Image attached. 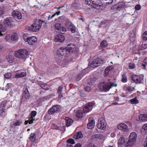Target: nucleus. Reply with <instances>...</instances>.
I'll use <instances>...</instances> for the list:
<instances>
[{
    "label": "nucleus",
    "mask_w": 147,
    "mask_h": 147,
    "mask_svg": "<svg viewBox=\"0 0 147 147\" xmlns=\"http://www.w3.org/2000/svg\"><path fill=\"white\" fill-rule=\"evenodd\" d=\"M117 86L116 84L111 82L110 80L109 79L100 82L99 86L101 91H109L112 87L116 86Z\"/></svg>",
    "instance_id": "obj_1"
},
{
    "label": "nucleus",
    "mask_w": 147,
    "mask_h": 147,
    "mask_svg": "<svg viewBox=\"0 0 147 147\" xmlns=\"http://www.w3.org/2000/svg\"><path fill=\"white\" fill-rule=\"evenodd\" d=\"M45 21L40 20H36L35 22L29 27V30L34 32L38 31L41 28L42 23H44Z\"/></svg>",
    "instance_id": "obj_2"
},
{
    "label": "nucleus",
    "mask_w": 147,
    "mask_h": 147,
    "mask_svg": "<svg viewBox=\"0 0 147 147\" xmlns=\"http://www.w3.org/2000/svg\"><path fill=\"white\" fill-rule=\"evenodd\" d=\"M14 54L15 56L17 58L24 59L28 55V52L25 49H21L18 51H16Z\"/></svg>",
    "instance_id": "obj_3"
},
{
    "label": "nucleus",
    "mask_w": 147,
    "mask_h": 147,
    "mask_svg": "<svg viewBox=\"0 0 147 147\" xmlns=\"http://www.w3.org/2000/svg\"><path fill=\"white\" fill-rule=\"evenodd\" d=\"M103 63V60L101 58H97L94 59L91 62H89V66L90 67L95 68L100 66Z\"/></svg>",
    "instance_id": "obj_4"
},
{
    "label": "nucleus",
    "mask_w": 147,
    "mask_h": 147,
    "mask_svg": "<svg viewBox=\"0 0 147 147\" xmlns=\"http://www.w3.org/2000/svg\"><path fill=\"white\" fill-rule=\"evenodd\" d=\"M137 135L135 132H131L129 138V140L127 142L126 144L125 145V147H127L131 145H133L136 139Z\"/></svg>",
    "instance_id": "obj_5"
},
{
    "label": "nucleus",
    "mask_w": 147,
    "mask_h": 147,
    "mask_svg": "<svg viewBox=\"0 0 147 147\" xmlns=\"http://www.w3.org/2000/svg\"><path fill=\"white\" fill-rule=\"evenodd\" d=\"M106 123L104 118L102 117H99L97 124V127L98 128L102 130H104L106 127Z\"/></svg>",
    "instance_id": "obj_6"
},
{
    "label": "nucleus",
    "mask_w": 147,
    "mask_h": 147,
    "mask_svg": "<svg viewBox=\"0 0 147 147\" xmlns=\"http://www.w3.org/2000/svg\"><path fill=\"white\" fill-rule=\"evenodd\" d=\"M67 48H63V47L59 48L57 52V54L59 57H60L65 55L66 56L68 55V52L67 50Z\"/></svg>",
    "instance_id": "obj_7"
},
{
    "label": "nucleus",
    "mask_w": 147,
    "mask_h": 147,
    "mask_svg": "<svg viewBox=\"0 0 147 147\" xmlns=\"http://www.w3.org/2000/svg\"><path fill=\"white\" fill-rule=\"evenodd\" d=\"M60 110V107L59 105H55L51 108H50L48 111V113L49 115H52L56 113L59 112Z\"/></svg>",
    "instance_id": "obj_8"
},
{
    "label": "nucleus",
    "mask_w": 147,
    "mask_h": 147,
    "mask_svg": "<svg viewBox=\"0 0 147 147\" xmlns=\"http://www.w3.org/2000/svg\"><path fill=\"white\" fill-rule=\"evenodd\" d=\"M26 42H27L30 45H34L37 41V39L34 36L29 37L27 38H24Z\"/></svg>",
    "instance_id": "obj_9"
},
{
    "label": "nucleus",
    "mask_w": 147,
    "mask_h": 147,
    "mask_svg": "<svg viewBox=\"0 0 147 147\" xmlns=\"http://www.w3.org/2000/svg\"><path fill=\"white\" fill-rule=\"evenodd\" d=\"M14 19L13 18L9 17L6 18L5 21V25H6L9 27H11L13 26V21Z\"/></svg>",
    "instance_id": "obj_10"
},
{
    "label": "nucleus",
    "mask_w": 147,
    "mask_h": 147,
    "mask_svg": "<svg viewBox=\"0 0 147 147\" xmlns=\"http://www.w3.org/2000/svg\"><path fill=\"white\" fill-rule=\"evenodd\" d=\"M66 48H67V50L68 51V54L69 53H75L77 49L76 46L72 44L68 45Z\"/></svg>",
    "instance_id": "obj_11"
},
{
    "label": "nucleus",
    "mask_w": 147,
    "mask_h": 147,
    "mask_svg": "<svg viewBox=\"0 0 147 147\" xmlns=\"http://www.w3.org/2000/svg\"><path fill=\"white\" fill-rule=\"evenodd\" d=\"M117 127L119 129L122 130L123 131L127 132L128 131V127L125 123H120L117 126Z\"/></svg>",
    "instance_id": "obj_12"
},
{
    "label": "nucleus",
    "mask_w": 147,
    "mask_h": 147,
    "mask_svg": "<svg viewBox=\"0 0 147 147\" xmlns=\"http://www.w3.org/2000/svg\"><path fill=\"white\" fill-rule=\"evenodd\" d=\"M132 80L134 82L137 83H141L142 80V78L140 76L137 75H133L132 76Z\"/></svg>",
    "instance_id": "obj_13"
},
{
    "label": "nucleus",
    "mask_w": 147,
    "mask_h": 147,
    "mask_svg": "<svg viewBox=\"0 0 147 147\" xmlns=\"http://www.w3.org/2000/svg\"><path fill=\"white\" fill-rule=\"evenodd\" d=\"M89 122L87 124V127L89 129H92L95 126V121L92 117L89 119Z\"/></svg>",
    "instance_id": "obj_14"
},
{
    "label": "nucleus",
    "mask_w": 147,
    "mask_h": 147,
    "mask_svg": "<svg viewBox=\"0 0 147 147\" xmlns=\"http://www.w3.org/2000/svg\"><path fill=\"white\" fill-rule=\"evenodd\" d=\"M65 40V36L64 35L58 34L57 35L54 39L55 42H61Z\"/></svg>",
    "instance_id": "obj_15"
},
{
    "label": "nucleus",
    "mask_w": 147,
    "mask_h": 147,
    "mask_svg": "<svg viewBox=\"0 0 147 147\" xmlns=\"http://www.w3.org/2000/svg\"><path fill=\"white\" fill-rule=\"evenodd\" d=\"M92 138L93 139H100L102 140H105L104 136L101 134H96L92 135Z\"/></svg>",
    "instance_id": "obj_16"
},
{
    "label": "nucleus",
    "mask_w": 147,
    "mask_h": 147,
    "mask_svg": "<svg viewBox=\"0 0 147 147\" xmlns=\"http://www.w3.org/2000/svg\"><path fill=\"white\" fill-rule=\"evenodd\" d=\"M125 6V3L123 2H119L117 4L114 5L112 7V9L115 8H121L124 7Z\"/></svg>",
    "instance_id": "obj_17"
},
{
    "label": "nucleus",
    "mask_w": 147,
    "mask_h": 147,
    "mask_svg": "<svg viewBox=\"0 0 147 147\" xmlns=\"http://www.w3.org/2000/svg\"><path fill=\"white\" fill-rule=\"evenodd\" d=\"M137 120L138 121H143L147 120V113L145 114H141L137 118Z\"/></svg>",
    "instance_id": "obj_18"
},
{
    "label": "nucleus",
    "mask_w": 147,
    "mask_h": 147,
    "mask_svg": "<svg viewBox=\"0 0 147 147\" xmlns=\"http://www.w3.org/2000/svg\"><path fill=\"white\" fill-rule=\"evenodd\" d=\"M12 14L13 17H17L19 19H20L22 18L21 13L18 11H13L12 13Z\"/></svg>",
    "instance_id": "obj_19"
},
{
    "label": "nucleus",
    "mask_w": 147,
    "mask_h": 147,
    "mask_svg": "<svg viewBox=\"0 0 147 147\" xmlns=\"http://www.w3.org/2000/svg\"><path fill=\"white\" fill-rule=\"evenodd\" d=\"M76 115L78 118H81L84 117V113L83 111L82 110H79L76 111Z\"/></svg>",
    "instance_id": "obj_20"
},
{
    "label": "nucleus",
    "mask_w": 147,
    "mask_h": 147,
    "mask_svg": "<svg viewBox=\"0 0 147 147\" xmlns=\"http://www.w3.org/2000/svg\"><path fill=\"white\" fill-rule=\"evenodd\" d=\"M83 137V134L81 131L77 132L74 136L73 138L76 139L82 138Z\"/></svg>",
    "instance_id": "obj_21"
},
{
    "label": "nucleus",
    "mask_w": 147,
    "mask_h": 147,
    "mask_svg": "<svg viewBox=\"0 0 147 147\" xmlns=\"http://www.w3.org/2000/svg\"><path fill=\"white\" fill-rule=\"evenodd\" d=\"M66 121V125L67 126H69L71 125L73 122V120L68 117H66L65 118Z\"/></svg>",
    "instance_id": "obj_22"
},
{
    "label": "nucleus",
    "mask_w": 147,
    "mask_h": 147,
    "mask_svg": "<svg viewBox=\"0 0 147 147\" xmlns=\"http://www.w3.org/2000/svg\"><path fill=\"white\" fill-rule=\"evenodd\" d=\"M6 29V27L5 24H0V36L3 35L1 32L5 31Z\"/></svg>",
    "instance_id": "obj_23"
},
{
    "label": "nucleus",
    "mask_w": 147,
    "mask_h": 147,
    "mask_svg": "<svg viewBox=\"0 0 147 147\" xmlns=\"http://www.w3.org/2000/svg\"><path fill=\"white\" fill-rule=\"evenodd\" d=\"M23 94L26 99H29L30 97V94L29 93L27 88H26L24 91Z\"/></svg>",
    "instance_id": "obj_24"
},
{
    "label": "nucleus",
    "mask_w": 147,
    "mask_h": 147,
    "mask_svg": "<svg viewBox=\"0 0 147 147\" xmlns=\"http://www.w3.org/2000/svg\"><path fill=\"white\" fill-rule=\"evenodd\" d=\"M26 74L25 72H23L20 74H16L15 75V77L16 78H21L25 77L26 76Z\"/></svg>",
    "instance_id": "obj_25"
},
{
    "label": "nucleus",
    "mask_w": 147,
    "mask_h": 147,
    "mask_svg": "<svg viewBox=\"0 0 147 147\" xmlns=\"http://www.w3.org/2000/svg\"><path fill=\"white\" fill-rule=\"evenodd\" d=\"M135 34L134 32L130 33L129 34V39L131 42H133L135 40Z\"/></svg>",
    "instance_id": "obj_26"
},
{
    "label": "nucleus",
    "mask_w": 147,
    "mask_h": 147,
    "mask_svg": "<svg viewBox=\"0 0 147 147\" xmlns=\"http://www.w3.org/2000/svg\"><path fill=\"white\" fill-rule=\"evenodd\" d=\"M125 141V140L123 137H121L119 139L118 142V147H121V145L123 144Z\"/></svg>",
    "instance_id": "obj_27"
},
{
    "label": "nucleus",
    "mask_w": 147,
    "mask_h": 147,
    "mask_svg": "<svg viewBox=\"0 0 147 147\" xmlns=\"http://www.w3.org/2000/svg\"><path fill=\"white\" fill-rule=\"evenodd\" d=\"M41 18L45 20H50V15H49L47 13H45L41 16Z\"/></svg>",
    "instance_id": "obj_28"
},
{
    "label": "nucleus",
    "mask_w": 147,
    "mask_h": 147,
    "mask_svg": "<svg viewBox=\"0 0 147 147\" xmlns=\"http://www.w3.org/2000/svg\"><path fill=\"white\" fill-rule=\"evenodd\" d=\"M73 24L70 21H67L65 23V25L66 28H67L68 29L70 28V27L72 26Z\"/></svg>",
    "instance_id": "obj_29"
},
{
    "label": "nucleus",
    "mask_w": 147,
    "mask_h": 147,
    "mask_svg": "<svg viewBox=\"0 0 147 147\" xmlns=\"http://www.w3.org/2000/svg\"><path fill=\"white\" fill-rule=\"evenodd\" d=\"M130 101L131 103L132 104H137L139 102L138 100L137 99L136 97L131 99Z\"/></svg>",
    "instance_id": "obj_30"
},
{
    "label": "nucleus",
    "mask_w": 147,
    "mask_h": 147,
    "mask_svg": "<svg viewBox=\"0 0 147 147\" xmlns=\"http://www.w3.org/2000/svg\"><path fill=\"white\" fill-rule=\"evenodd\" d=\"M7 59L8 61L11 63H13L14 60L13 56L11 55H9Z\"/></svg>",
    "instance_id": "obj_31"
},
{
    "label": "nucleus",
    "mask_w": 147,
    "mask_h": 147,
    "mask_svg": "<svg viewBox=\"0 0 147 147\" xmlns=\"http://www.w3.org/2000/svg\"><path fill=\"white\" fill-rule=\"evenodd\" d=\"M22 123L21 121L18 120L13 124V126L15 127L16 126H20Z\"/></svg>",
    "instance_id": "obj_32"
},
{
    "label": "nucleus",
    "mask_w": 147,
    "mask_h": 147,
    "mask_svg": "<svg viewBox=\"0 0 147 147\" xmlns=\"http://www.w3.org/2000/svg\"><path fill=\"white\" fill-rule=\"evenodd\" d=\"M55 30L57 32V31L59 30L61 27L60 24L57 23L55 25Z\"/></svg>",
    "instance_id": "obj_33"
},
{
    "label": "nucleus",
    "mask_w": 147,
    "mask_h": 147,
    "mask_svg": "<svg viewBox=\"0 0 147 147\" xmlns=\"http://www.w3.org/2000/svg\"><path fill=\"white\" fill-rule=\"evenodd\" d=\"M100 45L102 48H104L107 46V41L104 40L101 42Z\"/></svg>",
    "instance_id": "obj_34"
},
{
    "label": "nucleus",
    "mask_w": 147,
    "mask_h": 147,
    "mask_svg": "<svg viewBox=\"0 0 147 147\" xmlns=\"http://www.w3.org/2000/svg\"><path fill=\"white\" fill-rule=\"evenodd\" d=\"M18 38V36L17 34L16 33L13 34L11 36V39L13 40H17Z\"/></svg>",
    "instance_id": "obj_35"
},
{
    "label": "nucleus",
    "mask_w": 147,
    "mask_h": 147,
    "mask_svg": "<svg viewBox=\"0 0 147 147\" xmlns=\"http://www.w3.org/2000/svg\"><path fill=\"white\" fill-rule=\"evenodd\" d=\"M66 31V29L62 27H61L60 29L57 31V32L63 34Z\"/></svg>",
    "instance_id": "obj_36"
},
{
    "label": "nucleus",
    "mask_w": 147,
    "mask_h": 147,
    "mask_svg": "<svg viewBox=\"0 0 147 147\" xmlns=\"http://www.w3.org/2000/svg\"><path fill=\"white\" fill-rule=\"evenodd\" d=\"M35 134L34 133L31 134H30V137L29 139L30 140H31L33 142L36 139V136H35Z\"/></svg>",
    "instance_id": "obj_37"
},
{
    "label": "nucleus",
    "mask_w": 147,
    "mask_h": 147,
    "mask_svg": "<svg viewBox=\"0 0 147 147\" xmlns=\"http://www.w3.org/2000/svg\"><path fill=\"white\" fill-rule=\"evenodd\" d=\"M141 130L142 131L147 132V123L143 125Z\"/></svg>",
    "instance_id": "obj_38"
},
{
    "label": "nucleus",
    "mask_w": 147,
    "mask_h": 147,
    "mask_svg": "<svg viewBox=\"0 0 147 147\" xmlns=\"http://www.w3.org/2000/svg\"><path fill=\"white\" fill-rule=\"evenodd\" d=\"M72 33H74L76 32V27L73 24L69 29Z\"/></svg>",
    "instance_id": "obj_39"
},
{
    "label": "nucleus",
    "mask_w": 147,
    "mask_h": 147,
    "mask_svg": "<svg viewBox=\"0 0 147 147\" xmlns=\"http://www.w3.org/2000/svg\"><path fill=\"white\" fill-rule=\"evenodd\" d=\"M69 62V59L68 57H66L64 58L63 61V63H62L63 65H67L68 63Z\"/></svg>",
    "instance_id": "obj_40"
},
{
    "label": "nucleus",
    "mask_w": 147,
    "mask_h": 147,
    "mask_svg": "<svg viewBox=\"0 0 147 147\" xmlns=\"http://www.w3.org/2000/svg\"><path fill=\"white\" fill-rule=\"evenodd\" d=\"M129 68L130 69H132L135 68L136 67L134 63H129Z\"/></svg>",
    "instance_id": "obj_41"
},
{
    "label": "nucleus",
    "mask_w": 147,
    "mask_h": 147,
    "mask_svg": "<svg viewBox=\"0 0 147 147\" xmlns=\"http://www.w3.org/2000/svg\"><path fill=\"white\" fill-rule=\"evenodd\" d=\"M143 39L144 40H147V31H146L143 34L142 36Z\"/></svg>",
    "instance_id": "obj_42"
},
{
    "label": "nucleus",
    "mask_w": 147,
    "mask_h": 147,
    "mask_svg": "<svg viewBox=\"0 0 147 147\" xmlns=\"http://www.w3.org/2000/svg\"><path fill=\"white\" fill-rule=\"evenodd\" d=\"M122 81L123 82H125L127 81L126 76L125 74H123L122 76Z\"/></svg>",
    "instance_id": "obj_43"
},
{
    "label": "nucleus",
    "mask_w": 147,
    "mask_h": 147,
    "mask_svg": "<svg viewBox=\"0 0 147 147\" xmlns=\"http://www.w3.org/2000/svg\"><path fill=\"white\" fill-rule=\"evenodd\" d=\"M110 67H108L106 68L105 71V76H107L109 74L108 72L110 70Z\"/></svg>",
    "instance_id": "obj_44"
},
{
    "label": "nucleus",
    "mask_w": 147,
    "mask_h": 147,
    "mask_svg": "<svg viewBox=\"0 0 147 147\" xmlns=\"http://www.w3.org/2000/svg\"><path fill=\"white\" fill-rule=\"evenodd\" d=\"M95 104L94 102H89L88 103V106L87 107L88 108L90 109V111L91 109V107H92L93 106H94Z\"/></svg>",
    "instance_id": "obj_45"
},
{
    "label": "nucleus",
    "mask_w": 147,
    "mask_h": 147,
    "mask_svg": "<svg viewBox=\"0 0 147 147\" xmlns=\"http://www.w3.org/2000/svg\"><path fill=\"white\" fill-rule=\"evenodd\" d=\"M67 142L68 143L74 144L75 143V142L73 139L72 138L68 139L67 140Z\"/></svg>",
    "instance_id": "obj_46"
},
{
    "label": "nucleus",
    "mask_w": 147,
    "mask_h": 147,
    "mask_svg": "<svg viewBox=\"0 0 147 147\" xmlns=\"http://www.w3.org/2000/svg\"><path fill=\"white\" fill-rule=\"evenodd\" d=\"M36 114V112L35 111H32L31 113V118L33 119V118L34 117Z\"/></svg>",
    "instance_id": "obj_47"
},
{
    "label": "nucleus",
    "mask_w": 147,
    "mask_h": 147,
    "mask_svg": "<svg viewBox=\"0 0 147 147\" xmlns=\"http://www.w3.org/2000/svg\"><path fill=\"white\" fill-rule=\"evenodd\" d=\"M11 74L10 73H7L4 75L5 78L7 79L10 78L11 77Z\"/></svg>",
    "instance_id": "obj_48"
},
{
    "label": "nucleus",
    "mask_w": 147,
    "mask_h": 147,
    "mask_svg": "<svg viewBox=\"0 0 147 147\" xmlns=\"http://www.w3.org/2000/svg\"><path fill=\"white\" fill-rule=\"evenodd\" d=\"M89 111H90V109L88 108L87 107H84L83 110V111L84 112V113L85 112H88Z\"/></svg>",
    "instance_id": "obj_49"
},
{
    "label": "nucleus",
    "mask_w": 147,
    "mask_h": 147,
    "mask_svg": "<svg viewBox=\"0 0 147 147\" xmlns=\"http://www.w3.org/2000/svg\"><path fill=\"white\" fill-rule=\"evenodd\" d=\"M94 2L92 3V5H91V6L94 8L95 9H97L98 6V5L97 4L94 3Z\"/></svg>",
    "instance_id": "obj_50"
},
{
    "label": "nucleus",
    "mask_w": 147,
    "mask_h": 147,
    "mask_svg": "<svg viewBox=\"0 0 147 147\" xmlns=\"http://www.w3.org/2000/svg\"><path fill=\"white\" fill-rule=\"evenodd\" d=\"M63 89V86H60L58 88L57 92L58 94L61 93Z\"/></svg>",
    "instance_id": "obj_51"
},
{
    "label": "nucleus",
    "mask_w": 147,
    "mask_h": 147,
    "mask_svg": "<svg viewBox=\"0 0 147 147\" xmlns=\"http://www.w3.org/2000/svg\"><path fill=\"white\" fill-rule=\"evenodd\" d=\"M134 89V88L132 87L128 86L127 88V90L129 92L132 91Z\"/></svg>",
    "instance_id": "obj_52"
},
{
    "label": "nucleus",
    "mask_w": 147,
    "mask_h": 147,
    "mask_svg": "<svg viewBox=\"0 0 147 147\" xmlns=\"http://www.w3.org/2000/svg\"><path fill=\"white\" fill-rule=\"evenodd\" d=\"M140 8L141 7L140 5L138 4L135 6V8L136 10H139L140 9Z\"/></svg>",
    "instance_id": "obj_53"
},
{
    "label": "nucleus",
    "mask_w": 147,
    "mask_h": 147,
    "mask_svg": "<svg viewBox=\"0 0 147 147\" xmlns=\"http://www.w3.org/2000/svg\"><path fill=\"white\" fill-rule=\"evenodd\" d=\"M87 147H96V146L94 145L93 144L90 143H89L87 146Z\"/></svg>",
    "instance_id": "obj_54"
},
{
    "label": "nucleus",
    "mask_w": 147,
    "mask_h": 147,
    "mask_svg": "<svg viewBox=\"0 0 147 147\" xmlns=\"http://www.w3.org/2000/svg\"><path fill=\"white\" fill-rule=\"evenodd\" d=\"M46 86L47 85L45 84H41L40 85L41 87L43 89H46Z\"/></svg>",
    "instance_id": "obj_55"
},
{
    "label": "nucleus",
    "mask_w": 147,
    "mask_h": 147,
    "mask_svg": "<svg viewBox=\"0 0 147 147\" xmlns=\"http://www.w3.org/2000/svg\"><path fill=\"white\" fill-rule=\"evenodd\" d=\"M85 90L87 92H89L91 90V89L89 86H87Z\"/></svg>",
    "instance_id": "obj_56"
},
{
    "label": "nucleus",
    "mask_w": 147,
    "mask_h": 147,
    "mask_svg": "<svg viewBox=\"0 0 147 147\" xmlns=\"http://www.w3.org/2000/svg\"><path fill=\"white\" fill-rule=\"evenodd\" d=\"M147 47V45L146 44H144L142 46V50H144L146 49Z\"/></svg>",
    "instance_id": "obj_57"
},
{
    "label": "nucleus",
    "mask_w": 147,
    "mask_h": 147,
    "mask_svg": "<svg viewBox=\"0 0 147 147\" xmlns=\"http://www.w3.org/2000/svg\"><path fill=\"white\" fill-rule=\"evenodd\" d=\"M146 140L144 143V147H147V137H146Z\"/></svg>",
    "instance_id": "obj_58"
},
{
    "label": "nucleus",
    "mask_w": 147,
    "mask_h": 147,
    "mask_svg": "<svg viewBox=\"0 0 147 147\" xmlns=\"http://www.w3.org/2000/svg\"><path fill=\"white\" fill-rule=\"evenodd\" d=\"M74 147H82L81 145L79 144H76Z\"/></svg>",
    "instance_id": "obj_59"
},
{
    "label": "nucleus",
    "mask_w": 147,
    "mask_h": 147,
    "mask_svg": "<svg viewBox=\"0 0 147 147\" xmlns=\"http://www.w3.org/2000/svg\"><path fill=\"white\" fill-rule=\"evenodd\" d=\"M4 12L2 10H0V16L4 14Z\"/></svg>",
    "instance_id": "obj_60"
},
{
    "label": "nucleus",
    "mask_w": 147,
    "mask_h": 147,
    "mask_svg": "<svg viewBox=\"0 0 147 147\" xmlns=\"http://www.w3.org/2000/svg\"><path fill=\"white\" fill-rule=\"evenodd\" d=\"M60 13V11H58L57 12H56V13H55L54 14H55V16L56 15H57V16H58V15H59V14Z\"/></svg>",
    "instance_id": "obj_61"
},
{
    "label": "nucleus",
    "mask_w": 147,
    "mask_h": 147,
    "mask_svg": "<svg viewBox=\"0 0 147 147\" xmlns=\"http://www.w3.org/2000/svg\"><path fill=\"white\" fill-rule=\"evenodd\" d=\"M28 123H29V124H32L33 123V121L32 120H28Z\"/></svg>",
    "instance_id": "obj_62"
},
{
    "label": "nucleus",
    "mask_w": 147,
    "mask_h": 147,
    "mask_svg": "<svg viewBox=\"0 0 147 147\" xmlns=\"http://www.w3.org/2000/svg\"><path fill=\"white\" fill-rule=\"evenodd\" d=\"M144 62L145 63H147V57L145 58L144 60Z\"/></svg>",
    "instance_id": "obj_63"
},
{
    "label": "nucleus",
    "mask_w": 147,
    "mask_h": 147,
    "mask_svg": "<svg viewBox=\"0 0 147 147\" xmlns=\"http://www.w3.org/2000/svg\"><path fill=\"white\" fill-rule=\"evenodd\" d=\"M115 133H112L111 134V137H113L114 136Z\"/></svg>",
    "instance_id": "obj_64"
}]
</instances>
